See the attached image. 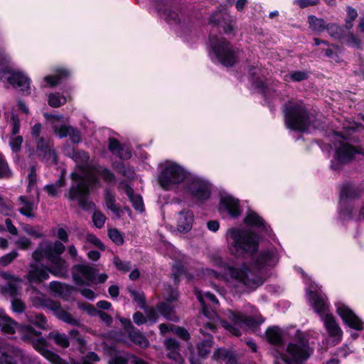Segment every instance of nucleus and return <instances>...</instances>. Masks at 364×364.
Instances as JSON below:
<instances>
[{"mask_svg": "<svg viewBox=\"0 0 364 364\" xmlns=\"http://www.w3.org/2000/svg\"><path fill=\"white\" fill-rule=\"evenodd\" d=\"M246 225L252 226L257 228H262L266 230L267 227L263 219L255 211L249 210L244 219Z\"/></svg>", "mask_w": 364, "mask_h": 364, "instance_id": "c756f323", "label": "nucleus"}, {"mask_svg": "<svg viewBox=\"0 0 364 364\" xmlns=\"http://www.w3.org/2000/svg\"><path fill=\"white\" fill-rule=\"evenodd\" d=\"M11 170L4 156L0 154V178H6L10 176Z\"/></svg>", "mask_w": 364, "mask_h": 364, "instance_id": "49530a36", "label": "nucleus"}, {"mask_svg": "<svg viewBox=\"0 0 364 364\" xmlns=\"http://www.w3.org/2000/svg\"><path fill=\"white\" fill-rule=\"evenodd\" d=\"M318 0H294L293 4L298 5L300 8L304 9L309 6H314L318 4Z\"/></svg>", "mask_w": 364, "mask_h": 364, "instance_id": "052dcab7", "label": "nucleus"}, {"mask_svg": "<svg viewBox=\"0 0 364 364\" xmlns=\"http://www.w3.org/2000/svg\"><path fill=\"white\" fill-rule=\"evenodd\" d=\"M38 154L40 156L45 159L50 164H55L57 157L55 152L51 147L46 145V142L42 138H40L37 142Z\"/></svg>", "mask_w": 364, "mask_h": 364, "instance_id": "a878e982", "label": "nucleus"}, {"mask_svg": "<svg viewBox=\"0 0 364 364\" xmlns=\"http://www.w3.org/2000/svg\"><path fill=\"white\" fill-rule=\"evenodd\" d=\"M0 79L4 83H8L14 87L20 88L23 92H26L30 88V79L23 72L18 70H3L0 73Z\"/></svg>", "mask_w": 364, "mask_h": 364, "instance_id": "4468645a", "label": "nucleus"}, {"mask_svg": "<svg viewBox=\"0 0 364 364\" xmlns=\"http://www.w3.org/2000/svg\"><path fill=\"white\" fill-rule=\"evenodd\" d=\"M196 295L201 304L203 314L208 319L215 321L217 318V315L215 312L209 311L208 306L210 302L214 304H218V301L215 295L210 292H202L198 290H196Z\"/></svg>", "mask_w": 364, "mask_h": 364, "instance_id": "6ab92c4d", "label": "nucleus"}, {"mask_svg": "<svg viewBox=\"0 0 364 364\" xmlns=\"http://www.w3.org/2000/svg\"><path fill=\"white\" fill-rule=\"evenodd\" d=\"M336 306L338 314L346 325L356 331L363 330L361 320L348 306L341 301H338L336 303Z\"/></svg>", "mask_w": 364, "mask_h": 364, "instance_id": "2eb2a0df", "label": "nucleus"}, {"mask_svg": "<svg viewBox=\"0 0 364 364\" xmlns=\"http://www.w3.org/2000/svg\"><path fill=\"white\" fill-rule=\"evenodd\" d=\"M105 220L106 217L101 212H94L92 215V221L97 228H101L104 225Z\"/></svg>", "mask_w": 364, "mask_h": 364, "instance_id": "09e8293b", "label": "nucleus"}, {"mask_svg": "<svg viewBox=\"0 0 364 364\" xmlns=\"http://www.w3.org/2000/svg\"><path fill=\"white\" fill-rule=\"evenodd\" d=\"M28 321L41 329H48V325L46 317L41 314H29L26 315Z\"/></svg>", "mask_w": 364, "mask_h": 364, "instance_id": "72a5a7b5", "label": "nucleus"}, {"mask_svg": "<svg viewBox=\"0 0 364 364\" xmlns=\"http://www.w3.org/2000/svg\"><path fill=\"white\" fill-rule=\"evenodd\" d=\"M65 186L63 177H60L55 183L46 185L45 190L50 196H56L60 188Z\"/></svg>", "mask_w": 364, "mask_h": 364, "instance_id": "ea45409f", "label": "nucleus"}, {"mask_svg": "<svg viewBox=\"0 0 364 364\" xmlns=\"http://www.w3.org/2000/svg\"><path fill=\"white\" fill-rule=\"evenodd\" d=\"M345 43L358 49L362 48V40L355 34L350 33L345 39Z\"/></svg>", "mask_w": 364, "mask_h": 364, "instance_id": "79ce46f5", "label": "nucleus"}, {"mask_svg": "<svg viewBox=\"0 0 364 364\" xmlns=\"http://www.w3.org/2000/svg\"><path fill=\"white\" fill-rule=\"evenodd\" d=\"M163 295L168 302H171L177 298L178 293L176 290L168 287L164 290Z\"/></svg>", "mask_w": 364, "mask_h": 364, "instance_id": "864d4df0", "label": "nucleus"}, {"mask_svg": "<svg viewBox=\"0 0 364 364\" xmlns=\"http://www.w3.org/2000/svg\"><path fill=\"white\" fill-rule=\"evenodd\" d=\"M193 213L191 210H181L176 219L177 230L181 232L190 231L193 226Z\"/></svg>", "mask_w": 364, "mask_h": 364, "instance_id": "4be33fe9", "label": "nucleus"}, {"mask_svg": "<svg viewBox=\"0 0 364 364\" xmlns=\"http://www.w3.org/2000/svg\"><path fill=\"white\" fill-rule=\"evenodd\" d=\"M279 261L275 248L261 252L250 263L241 262L227 264L221 259L215 261V265L224 268L223 274L212 269H205V274L211 277L224 281L226 284L237 292L247 289L253 290L261 286L265 280L264 269L274 266Z\"/></svg>", "mask_w": 364, "mask_h": 364, "instance_id": "f257e3e1", "label": "nucleus"}, {"mask_svg": "<svg viewBox=\"0 0 364 364\" xmlns=\"http://www.w3.org/2000/svg\"><path fill=\"white\" fill-rule=\"evenodd\" d=\"M308 23L311 31L316 33H321L326 30L327 23L323 18H318L314 15L308 17Z\"/></svg>", "mask_w": 364, "mask_h": 364, "instance_id": "473e14b6", "label": "nucleus"}, {"mask_svg": "<svg viewBox=\"0 0 364 364\" xmlns=\"http://www.w3.org/2000/svg\"><path fill=\"white\" fill-rule=\"evenodd\" d=\"M48 337L53 339L57 345L63 348H66L69 346L68 338L64 333L50 332Z\"/></svg>", "mask_w": 364, "mask_h": 364, "instance_id": "a19ab883", "label": "nucleus"}, {"mask_svg": "<svg viewBox=\"0 0 364 364\" xmlns=\"http://www.w3.org/2000/svg\"><path fill=\"white\" fill-rule=\"evenodd\" d=\"M28 189L29 191H31L36 183V170H35L34 166L31 167L30 173H28Z\"/></svg>", "mask_w": 364, "mask_h": 364, "instance_id": "13d9d810", "label": "nucleus"}, {"mask_svg": "<svg viewBox=\"0 0 364 364\" xmlns=\"http://www.w3.org/2000/svg\"><path fill=\"white\" fill-rule=\"evenodd\" d=\"M50 311H52L54 315L60 320L73 326L79 325L78 320L73 318L71 314L63 309L58 302H54Z\"/></svg>", "mask_w": 364, "mask_h": 364, "instance_id": "393cba45", "label": "nucleus"}, {"mask_svg": "<svg viewBox=\"0 0 364 364\" xmlns=\"http://www.w3.org/2000/svg\"><path fill=\"white\" fill-rule=\"evenodd\" d=\"M48 105L52 107H58L67 102V97L58 92L51 93L48 96Z\"/></svg>", "mask_w": 364, "mask_h": 364, "instance_id": "e433bc0d", "label": "nucleus"}, {"mask_svg": "<svg viewBox=\"0 0 364 364\" xmlns=\"http://www.w3.org/2000/svg\"><path fill=\"white\" fill-rule=\"evenodd\" d=\"M109 238L117 245H120L124 242L122 235L117 229H110L108 232Z\"/></svg>", "mask_w": 364, "mask_h": 364, "instance_id": "de8ad7c7", "label": "nucleus"}, {"mask_svg": "<svg viewBox=\"0 0 364 364\" xmlns=\"http://www.w3.org/2000/svg\"><path fill=\"white\" fill-rule=\"evenodd\" d=\"M17 256L18 252L16 251H12L0 258V264L2 266H6L10 264L15 258H16Z\"/></svg>", "mask_w": 364, "mask_h": 364, "instance_id": "8fccbe9b", "label": "nucleus"}, {"mask_svg": "<svg viewBox=\"0 0 364 364\" xmlns=\"http://www.w3.org/2000/svg\"><path fill=\"white\" fill-rule=\"evenodd\" d=\"M290 78L294 81H301L307 78V73L304 71H294L290 74Z\"/></svg>", "mask_w": 364, "mask_h": 364, "instance_id": "0e129e2a", "label": "nucleus"}, {"mask_svg": "<svg viewBox=\"0 0 364 364\" xmlns=\"http://www.w3.org/2000/svg\"><path fill=\"white\" fill-rule=\"evenodd\" d=\"M44 116L49 121L53 132L60 138L69 136L75 144L80 141V134L77 129L66 124H62L64 119L63 115H52L46 113Z\"/></svg>", "mask_w": 364, "mask_h": 364, "instance_id": "ddd939ff", "label": "nucleus"}, {"mask_svg": "<svg viewBox=\"0 0 364 364\" xmlns=\"http://www.w3.org/2000/svg\"><path fill=\"white\" fill-rule=\"evenodd\" d=\"M55 73L54 75H49L44 77L43 81L46 82V85L53 87L70 74V70L63 67L56 68Z\"/></svg>", "mask_w": 364, "mask_h": 364, "instance_id": "bb28decb", "label": "nucleus"}, {"mask_svg": "<svg viewBox=\"0 0 364 364\" xmlns=\"http://www.w3.org/2000/svg\"><path fill=\"white\" fill-rule=\"evenodd\" d=\"M12 309L15 312L21 313L25 310L24 303L18 299H14L11 301Z\"/></svg>", "mask_w": 364, "mask_h": 364, "instance_id": "4d7b16f0", "label": "nucleus"}, {"mask_svg": "<svg viewBox=\"0 0 364 364\" xmlns=\"http://www.w3.org/2000/svg\"><path fill=\"white\" fill-rule=\"evenodd\" d=\"M119 188L124 191L127 195L134 209L137 211L142 212L144 210V203L141 196L135 194L133 189L127 183L122 182L119 185Z\"/></svg>", "mask_w": 364, "mask_h": 364, "instance_id": "5701e85b", "label": "nucleus"}, {"mask_svg": "<svg viewBox=\"0 0 364 364\" xmlns=\"http://www.w3.org/2000/svg\"><path fill=\"white\" fill-rule=\"evenodd\" d=\"M122 145L119 144V142L115 139H109V149L110 151H112L114 154H116L119 152Z\"/></svg>", "mask_w": 364, "mask_h": 364, "instance_id": "e2e57ef3", "label": "nucleus"}, {"mask_svg": "<svg viewBox=\"0 0 364 364\" xmlns=\"http://www.w3.org/2000/svg\"><path fill=\"white\" fill-rule=\"evenodd\" d=\"M347 18L346 19V27L348 29H350L353 27V21L357 18V11L350 7H346Z\"/></svg>", "mask_w": 364, "mask_h": 364, "instance_id": "c03bdc74", "label": "nucleus"}, {"mask_svg": "<svg viewBox=\"0 0 364 364\" xmlns=\"http://www.w3.org/2000/svg\"><path fill=\"white\" fill-rule=\"evenodd\" d=\"M321 287L310 283L306 288L307 299L314 311L320 316L324 327L333 345L340 343L343 337V331L337 323L334 316L329 313V305L326 296L321 294Z\"/></svg>", "mask_w": 364, "mask_h": 364, "instance_id": "39448f33", "label": "nucleus"}, {"mask_svg": "<svg viewBox=\"0 0 364 364\" xmlns=\"http://www.w3.org/2000/svg\"><path fill=\"white\" fill-rule=\"evenodd\" d=\"M130 339L141 348H146L149 346V341L139 331H129L127 329Z\"/></svg>", "mask_w": 364, "mask_h": 364, "instance_id": "f704fd0d", "label": "nucleus"}, {"mask_svg": "<svg viewBox=\"0 0 364 364\" xmlns=\"http://www.w3.org/2000/svg\"><path fill=\"white\" fill-rule=\"evenodd\" d=\"M0 364H16L12 355L0 349Z\"/></svg>", "mask_w": 364, "mask_h": 364, "instance_id": "5fc2aeb1", "label": "nucleus"}, {"mask_svg": "<svg viewBox=\"0 0 364 364\" xmlns=\"http://www.w3.org/2000/svg\"><path fill=\"white\" fill-rule=\"evenodd\" d=\"M105 198L106 207L117 215H119L120 209L115 205L114 196L109 191H106Z\"/></svg>", "mask_w": 364, "mask_h": 364, "instance_id": "58836bf2", "label": "nucleus"}, {"mask_svg": "<svg viewBox=\"0 0 364 364\" xmlns=\"http://www.w3.org/2000/svg\"><path fill=\"white\" fill-rule=\"evenodd\" d=\"M284 112L289 129L304 132L311 126V120L301 102H288L284 105Z\"/></svg>", "mask_w": 364, "mask_h": 364, "instance_id": "1a4fd4ad", "label": "nucleus"}, {"mask_svg": "<svg viewBox=\"0 0 364 364\" xmlns=\"http://www.w3.org/2000/svg\"><path fill=\"white\" fill-rule=\"evenodd\" d=\"M23 230L28 235H32L36 238L41 237L43 236V235L39 232L36 229L31 225H26L23 228Z\"/></svg>", "mask_w": 364, "mask_h": 364, "instance_id": "69168bd1", "label": "nucleus"}, {"mask_svg": "<svg viewBox=\"0 0 364 364\" xmlns=\"http://www.w3.org/2000/svg\"><path fill=\"white\" fill-rule=\"evenodd\" d=\"M146 323L152 324L155 323L158 318V312L153 308H150L146 311Z\"/></svg>", "mask_w": 364, "mask_h": 364, "instance_id": "603ef678", "label": "nucleus"}, {"mask_svg": "<svg viewBox=\"0 0 364 364\" xmlns=\"http://www.w3.org/2000/svg\"><path fill=\"white\" fill-rule=\"evenodd\" d=\"M210 47L211 49L210 56L213 60L215 58L226 67H231L236 63L238 50L234 48L223 37L211 36Z\"/></svg>", "mask_w": 364, "mask_h": 364, "instance_id": "9b49d317", "label": "nucleus"}, {"mask_svg": "<svg viewBox=\"0 0 364 364\" xmlns=\"http://www.w3.org/2000/svg\"><path fill=\"white\" fill-rule=\"evenodd\" d=\"M289 335L293 340L289 343L286 353L275 351L274 356L281 359L285 364H304L313 353L314 350L309 346V338L299 330L291 329Z\"/></svg>", "mask_w": 364, "mask_h": 364, "instance_id": "423d86ee", "label": "nucleus"}, {"mask_svg": "<svg viewBox=\"0 0 364 364\" xmlns=\"http://www.w3.org/2000/svg\"><path fill=\"white\" fill-rule=\"evenodd\" d=\"M212 345V338L208 336L207 339L202 341L198 344V348L199 354L201 356H205L210 353V347Z\"/></svg>", "mask_w": 364, "mask_h": 364, "instance_id": "37998d69", "label": "nucleus"}, {"mask_svg": "<svg viewBox=\"0 0 364 364\" xmlns=\"http://www.w3.org/2000/svg\"><path fill=\"white\" fill-rule=\"evenodd\" d=\"M8 122L11 124V128L9 146L14 153H17L21 150L23 141L21 136L17 135L20 129V119L17 115L12 113L10 119H8Z\"/></svg>", "mask_w": 364, "mask_h": 364, "instance_id": "a211bd4d", "label": "nucleus"}, {"mask_svg": "<svg viewBox=\"0 0 364 364\" xmlns=\"http://www.w3.org/2000/svg\"><path fill=\"white\" fill-rule=\"evenodd\" d=\"M131 297L139 304L141 308L144 306V294L136 291H130Z\"/></svg>", "mask_w": 364, "mask_h": 364, "instance_id": "6e6d98bb", "label": "nucleus"}, {"mask_svg": "<svg viewBox=\"0 0 364 364\" xmlns=\"http://www.w3.org/2000/svg\"><path fill=\"white\" fill-rule=\"evenodd\" d=\"M230 354V353L225 349L218 348L214 352L213 358L216 360H225Z\"/></svg>", "mask_w": 364, "mask_h": 364, "instance_id": "bf43d9fd", "label": "nucleus"}, {"mask_svg": "<svg viewBox=\"0 0 364 364\" xmlns=\"http://www.w3.org/2000/svg\"><path fill=\"white\" fill-rule=\"evenodd\" d=\"M109 364H149L141 358L132 355H117L112 358Z\"/></svg>", "mask_w": 364, "mask_h": 364, "instance_id": "2f4dec72", "label": "nucleus"}, {"mask_svg": "<svg viewBox=\"0 0 364 364\" xmlns=\"http://www.w3.org/2000/svg\"><path fill=\"white\" fill-rule=\"evenodd\" d=\"M18 210L23 216L27 218H35V210L37 209V204L33 200L28 196H21L17 201Z\"/></svg>", "mask_w": 364, "mask_h": 364, "instance_id": "aec40b11", "label": "nucleus"}, {"mask_svg": "<svg viewBox=\"0 0 364 364\" xmlns=\"http://www.w3.org/2000/svg\"><path fill=\"white\" fill-rule=\"evenodd\" d=\"M326 30L328 31L329 35L334 38L341 39L342 35V29L340 26L334 23H327Z\"/></svg>", "mask_w": 364, "mask_h": 364, "instance_id": "a18cd8bd", "label": "nucleus"}, {"mask_svg": "<svg viewBox=\"0 0 364 364\" xmlns=\"http://www.w3.org/2000/svg\"><path fill=\"white\" fill-rule=\"evenodd\" d=\"M87 240L100 249L105 248L101 241L94 235L88 234L87 236Z\"/></svg>", "mask_w": 364, "mask_h": 364, "instance_id": "774afa93", "label": "nucleus"}, {"mask_svg": "<svg viewBox=\"0 0 364 364\" xmlns=\"http://www.w3.org/2000/svg\"><path fill=\"white\" fill-rule=\"evenodd\" d=\"M1 276L7 282L4 287V291L12 296L16 295L18 289L19 288V285L22 282V280L9 272H2Z\"/></svg>", "mask_w": 364, "mask_h": 364, "instance_id": "b1692460", "label": "nucleus"}, {"mask_svg": "<svg viewBox=\"0 0 364 364\" xmlns=\"http://www.w3.org/2000/svg\"><path fill=\"white\" fill-rule=\"evenodd\" d=\"M360 151L348 143L342 142L336 148V162L340 164L346 163L352 159L354 154Z\"/></svg>", "mask_w": 364, "mask_h": 364, "instance_id": "412c9836", "label": "nucleus"}, {"mask_svg": "<svg viewBox=\"0 0 364 364\" xmlns=\"http://www.w3.org/2000/svg\"><path fill=\"white\" fill-rule=\"evenodd\" d=\"M17 329L21 336V338L31 342L35 349L50 363L53 364H64L57 354L47 349L46 340L39 338L40 333H38L28 325L18 326L14 321L8 317L3 310H0L1 331L5 334H14Z\"/></svg>", "mask_w": 364, "mask_h": 364, "instance_id": "20e7f679", "label": "nucleus"}, {"mask_svg": "<svg viewBox=\"0 0 364 364\" xmlns=\"http://www.w3.org/2000/svg\"><path fill=\"white\" fill-rule=\"evenodd\" d=\"M173 332L180 338L186 341L188 340L190 337L188 332L185 328L181 327H174Z\"/></svg>", "mask_w": 364, "mask_h": 364, "instance_id": "338daca9", "label": "nucleus"}, {"mask_svg": "<svg viewBox=\"0 0 364 364\" xmlns=\"http://www.w3.org/2000/svg\"><path fill=\"white\" fill-rule=\"evenodd\" d=\"M113 262L115 267L120 271L128 272L130 269V263L122 261L118 257H114Z\"/></svg>", "mask_w": 364, "mask_h": 364, "instance_id": "3c124183", "label": "nucleus"}, {"mask_svg": "<svg viewBox=\"0 0 364 364\" xmlns=\"http://www.w3.org/2000/svg\"><path fill=\"white\" fill-rule=\"evenodd\" d=\"M165 346L166 349L168 350L167 356L175 360L176 363L182 364L183 363V359L178 352L179 346L177 341L172 338H168L165 341Z\"/></svg>", "mask_w": 364, "mask_h": 364, "instance_id": "cd10ccee", "label": "nucleus"}, {"mask_svg": "<svg viewBox=\"0 0 364 364\" xmlns=\"http://www.w3.org/2000/svg\"><path fill=\"white\" fill-rule=\"evenodd\" d=\"M50 289L60 296H65V294L71 290V287L58 282H51L50 283Z\"/></svg>", "mask_w": 364, "mask_h": 364, "instance_id": "4c0bfd02", "label": "nucleus"}, {"mask_svg": "<svg viewBox=\"0 0 364 364\" xmlns=\"http://www.w3.org/2000/svg\"><path fill=\"white\" fill-rule=\"evenodd\" d=\"M219 210L220 213H228L233 218H237L242 213L239 200L228 194L221 196Z\"/></svg>", "mask_w": 364, "mask_h": 364, "instance_id": "dca6fc26", "label": "nucleus"}, {"mask_svg": "<svg viewBox=\"0 0 364 364\" xmlns=\"http://www.w3.org/2000/svg\"><path fill=\"white\" fill-rule=\"evenodd\" d=\"M117 155L122 159H128L132 156L131 149L129 146H122Z\"/></svg>", "mask_w": 364, "mask_h": 364, "instance_id": "680f3d73", "label": "nucleus"}, {"mask_svg": "<svg viewBox=\"0 0 364 364\" xmlns=\"http://www.w3.org/2000/svg\"><path fill=\"white\" fill-rule=\"evenodd\" d=\"M189 173L181 165L173 161H166L161 166L159 183L164 189L172 190L185 182Z\"/></svg>", "mask_w": 364, "mask_h": 364, "instance_id": "9d476101", "label": "nucleus"}, {"mask_svg": "<svg viewBox=\"0 0 364 364\" xmlns=\"http://www.w3.org/2000/svg\"><path fill=\"white\" fill-rule=\"evenodd\" d=\"M158 311L168 320L176 321L178 319L173 308L168 304H161L158 306Z\"/></svg>", "mask_w": 364, "mask_h": 364, "instance_id": "c9c22d12", "label": "nucleus"}, {"mask_svg": "<svg viewBox=\"0 0 364 364\" xmlns=\"http://www.w3.org/2000/svg\"><path fill=\"white\" fill-rule=\"evenodd\" d=\"M225 236L229 252L236 257L252 254L258 250L259 238L251 231L232 228L228 230Z\"/></svg>", "mask_w": 364, "mask_h": 364, "instance_id": "0eeeda50", "label": "nucleus"}, {"mask_svg": "<svg viewBox=\"0 0 364 364\" xmlns=\"http://www.w3.org/2000/svg\"><path fill=\"white\" fill-rule=\"evenodd\" d=\"M66 154L77 163V168L71 175L73 183L65 197L70 200L77 201L83 209H90L94 204L88 200L89 188L98 183L99 176L107 183L114 182L115 177L106 168L87 164L89 155L83 151L73 150L72 153L68 152Z\"/></svg>", "mask_w": 364, "mask_h": 364, "instance_id": "f03ea898", "label": "nucleus"}, {"mask_svg": "<svg viewBox=\"0 0 364 364\" xmlns=\"http://www.w3.org/2000/svg\"><path fill=\"white\" fill-rule=\"evenodd\" d=\"M266 336L267 341L277 346L283 343V331L277 326L267 329Z\"/></svg>", "mask_w": 364, "mask_h": 364, "instance_id": "7c9ffc66", "label": "nucleus"}, {"mask_svg": "<svg viewBox=\"0 0 364 364\" xmlns=\"http://www.w3.org/2000/svg\"><path fill=\"white\" fill-rule=\"evenodd\" d=\"M65 251L63 243L56 241L54 243L43 242L38 248L33 252V258L38 262L43 258H46L50 263V268L38 264L30 266L28 273V279L30 282L38 283L48 279V272L55 276H63L67 272L66 262L60 256Z\"/></svg>", "mask_w": 364, "mask_h": 364, "instance_id": "7ed1b4c3", "label": "nucleus"}, {"mask_svg": "<svg viewBox=\"0 0 364 364\" xmlns=\"http://www.w3.org/2000/svg\"><path fill=\"white\" fill-rule=\"evenodd\" d=\"M252 316H245L240 312H234L230 310L227 311V317L231 323L225 321H221L222 326L230 334L239 336L243 327L254 329L264 322L261 315L257 314V310L250 306Z\"/></svg>", "mask_w": 364, "mask_h": 364, "instance_id": "6e6552de", "label": "nucleus"}, {"mask_svg": "<svg viewBox=\"0 0 364 364\" xmlns=\"http://www.w3.org/2000/svg\"><path fill=\"white\" fill-rule=\"evenodd\" d=\"M184 191L193 198L207 200L211 194V184L203 177L189 173L184 186Z\"/></svg>", "mask_w": 364, "mask_h": 364, "instance_id": "f8f14e48", "label": "nucleus"}, {"mask_svg": "<svg viewBox=\"0 0 364 364\" xmlns=\"http://www.w3.org/2000/svg\"><path fill=\"white\" fill-rule=\"evenodd\" d=\"M73 279L78 285L90 284L95 281V270L86 264H77L73 268Z\"/></svg>", "mask_w": 364, "mask_h": 364, "instance_id": "f3484780", "label": "nucleus"}, {"mask_svg": "<svg viewBox=\"0 0 364 364\" xmlns=\"http://www.w3.org/2000/svg\"><path fill=\"white\" fill-rule=\"evenodd\" d=\"M31 301L33 306L36 308H47L50 310L55 302L54 301L47 299L44 294L40 293L36 289L33 291Z\"/></svg>", "mask_w": 364, "mask_h": 364, "instance_id": "c85d7f7f", "label": "nucleus"}]
</instances>
